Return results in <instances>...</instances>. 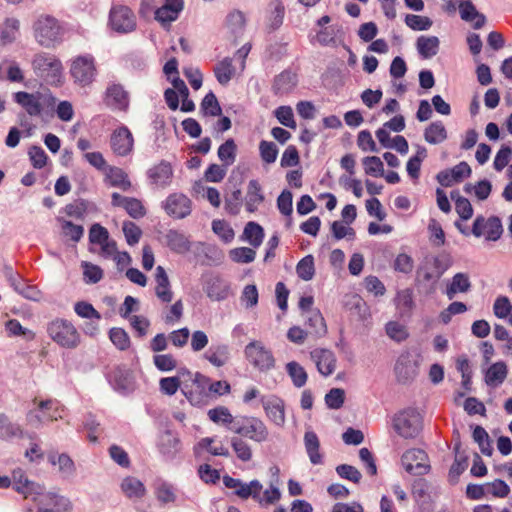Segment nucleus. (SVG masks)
I'll return each instance as SVG.
<instances>
[{"label":"nucleus","instance_id":"obj_1","mask_svg":"<svg viewBox=\"0 0 512 512\" xmlns=\"http://www.w3.org/2000/svg\"><path fill=\"white\" fill-rule=\"evenodd\" d=\"M13 99L31 117L52 115L56 107V98L49 91L33 93L19 91L13 94Z\"/></svg>","mask_w":512,"mask_h":512},{"label":"nucleus","instance_id":"obj_2","mask_svg":"<svg viewBox=\"0 0 512 512\" xmlns=\"http://www.w3.org/2000/svg\"><path fill=\"white\" fill-rule=\"evenodd\" d=\"M33 405L26 414V422L33 428L40 429L47 423L63 418L64 408L57 400L34 399Z\"/></svg>","mask_w":512,"mask_h":512},{"label":"nucleus","instance_id":"obj_3","mask_svg":"<svg viewBox=\"0 0 512 512\" xmlns=\"http://www.w3.org/2000/svg\"><path fill=\"white\" fill-rule=\"evenodd\" d=\"M392 426L400 437L414 439L422 430V416L416 408L408 407L393 416Z\"/></svg>","mask_w":512,"mask_h":512},{"label":"nucleus","instance_id":"obj_4","mask_svg":"<svg viewBox=\"0 0 512 512\" xmlns=\"http://www.w3.org/2000/svg\"><path fill=\"white\" fill-rule=\"evenodd\" d=\"M47 333L59 346L74 349L80 343V333L74 324L62 318H56L48 323Z\"/></svg>","mask_w":512,"mask_h":512},{"label":"nucleus","instance_id":"obj_5","mask_svg":"<svg viewBox=\"0 0 512 512\" xmlns=\"http://www.w3.org/2000/svg\"><path fill=\"white\" fill-rule=\"evenodd\" d=\"M69 72L76 85L82 88L90 86L97 76L94 56L91 54H83L74 57L71 59Z\"/></svg>","mask_w":512,"mask_h":512},{"label":"nucleus","instance_id":"obj_6","mask_svg":"<svg viewBox=\"0 0 512 512\" xmlns=\"http://www.w3.org/2000/svg\"><path fill=\"white\" fill-rule=\"evenodd\" d=\"M32 68L37 77L49 84L59 82L62 74V63L54 55L38 53L32 59Z\"/></svg>","mask_w":512,"mask_h":512},{"label":"nucleus","instance_id":"obj_7","mask_svg":"<svg viewBox=\"0 0 512 512\" xmlns=\"http://www.w3.org/2000/svg\"><path fill=\"white\" fill-rule=\"evenodd\" d=\"M244 355L247 361L260 372H268L275 367L272 351L261 341L249 342L244 348Z\"/></svg>","mask_w":512,"mask_h":512},{"label":"nucleus","instance_id":"obj_8","mask_svg":"<svg viewBox=\"0 0 512 512\" xmlns=\"http://www.w3.org/2000/svg\"><path fill=\"white\" fill-rule=\"evenodd\" d=\"M35 38L44 47H51L61 38V27L58 21L49 15L40 16L34 24Z\"/></svg>","mask_w":512,"mask_h":512},{"label":"nucleus","instance_id":"obj_9","mask_svg":"<svg viewBox=\"0 0 512 512\" xmlns=\"http://www.w3.org/2000/svg\"><path fill=\"white\" fill-rule=\"evenodd\" d=\"M232 432L261 443L268 439L269 432L264 422L256 417L242 416L232 427Z\"/></svg>","mask_w":512,"mask_h":512},{"label":"nucleus","instance_id":"obj_10","mask_svg":"<svg viewBox=\"0 0 512 512\" xmlns=\"http://www.w3.org/2000/svg\"><path fill=\"white\" fill-rule=\"evenodd\" d=\"M420 355L411 352L402 353L396 360L394 372L398 383L409 384L419 373Z\"/></svg>","mask_w":512,"mask_h":512},{"label":"nucleus","instance_id":"obj_11","mask_svg":"<svg viewBox=\"0 0 512 512\" xmlns=\"http://www.w3.org/2000/svg\"><path fill=\"white\" fill-rule=\"evenodd\" d=\"M401 463L406 472L415 476H422L429 472L427 453L419 448L407 450L401 457Z\"/></svg>","mask_w":512,"mask_h":512},{"label":"nucleus","instance_id":"obj_12","mask_svg":"<svg viewBox=\"0 0 512 512\" xmlns=\"http://www.w3.org/2000/svg\"><path fill=\"white\" fill-rule=\"evenodd\" d=\"M109 25L117 33H130L136 28V17L128 7L114 6L110 10Z\"/></svg>","mask_w":512,"mask_h":512},{"label":"nucleus","instance_id":"obj_13","mask_svg":"<svg viewBox=\"0 0 512 512\" xmlns=\"http://www.w3.org/2000/svg\"><path fill=\"white\" fill-rule=\"evenodd\" d=\"M166 214L174 219H184L192 212V201L183 193H171L161 203Z\"/></svg>","mask_w":512,"mask_h":512},{"label":"nucleus","instance_id":"obj_14","mask_svg":"<svg viewBox=\"0 0 512 512\" xmlns=\"http://www.w3.org/2000/svg\"><path fill=\"white\" fill-rule=\"evenodd\" d=\"M503 233L502 222L499 217L491 216L485 218L481 215L477 216L472 226V234L475 237L486 236L489 241H497Z\"/></svg>","mask_w":512,"mask_h":512},{"label":"nucleus","instance_id":"obj_15","mask_svg":"<svg viewBox=\"0 0 512 512\" xmlns=\"http://www.w3.org/2000/svg\"><path fill=\"white\" fill-rule=\"evenodd\" d=\"M37 512H70L71 503L68 498L47 492L36 498Z\"/></svg>","mask_w":512,"mask_h":512},{"label":"nucleus","instance_id":"obj_16","mask_svg":"<svg viewBox=\"0 0 512 512\" xmlns=\"http://www.w3.org/2000/svg\"><path fill=\"white\" fill-rule=\"evenodd\" d=\"M150 185L156 189H165L172 183L173 168L167 161H161L147 171Z\"/></svg>","mask_w":512,"mask_h":512},{"label":"nucleus","instance_id":"obj_17","mask_svg":"<svg viewBox=\"0 0 512 512\" xmlns=\"http://www.w3.org/2000/svg\"><path fill=\"white\" fill-rule=\"evenodd\" d=\"M134 139L126 126L114 130L110 137L112 151L118 156H127L133 150Z\"/></svg>","mask_w":512,"mask_h":512},{"label":"nucleus","instance_id":"obj_18","mask_svg":"<svg viewBox=\"0 0 512 512\" xmlns=\"http://www.w3.org/2000/svg\"><path fill=\"white\" fill-rule=\"evenodd\" d=\"M223 484L226 488L233 489L234 493L242 499L258 497V491L263 488L262 484L258 480H252L249 483H244L240 479H236L228 475L223 477Z\"/></svg>","mask_w":512,"mask_h":512},{"label":"nucleus","instance_id":"obj_19","mask_svg":"<svg viewBox=\"0 0 512 512\" xmlns=\"http://www.w3.org/2000/svg\"><path fill=\"white\" fill-rule=\"evenodd\" d=\"M310 357L321 375L327 377L334 373L337 360L331 350L316 348L310 352Z\"/></svg>","mask_w":512,"mask_h":512},{"label":"nucleus","instance_id":"obj_20","mask_svg":"<svg viewBox=\"0 0 512 512\" xmlns=\"http://www.w3.org/2000/svg\"><path fill=\"white\" fill-rule=\"evenodd\" d=\"M111 204L115 207H122L127 214L134 219H139L146 215L144 205L141 200L137 198L122 196L114 192L111 195Z\"/></svg>","mask_w":512,"mask_h":512},{"label":"nucleus","instance_id":"obj_21","mask_svg":"<svg viewBox=\"0 0 512 512\" xmlns=\"http://www.w3.org/2000/svg\"><path fill=\"white\" fill-rule=\"evenodd\" d=\"M183 7V0H165L164 4L155 11V19L163 27H168L171 22L178 19Z\"/></svg>","mask_w":512,"mask_h":512},{"label":"nucleus","instance_id":"obj_22","mask_svg":"<svg viewBox=\"0 0 512 512\" xmlns=\"http://www.w3.org/2000/svg\"><path fill=\"white\" fill-rule=\"evenodd\" d=\"M107 379L113 389L119 393L127 394L134 389L132 375L123 367H116L112 369L108 373Z\"/></svg>","mask_w":512,"mask_h":512},{"label":"nucleus","instance_id":"obj_23","mask_svg":"<svg viewBox=\"0 0 512 512\" xmlns=\"http://www.w3.org/2000/svg\"><path fill=\"white\" fill-rule=\"evenodd\" d=\"M205 292L212 301H223L230 293L229 283L219 275H211L205 283Z\"/></svg>","mask_w":512,"mask_h":512},{"label":"nucleus","instance_id":"obj_24","mask_svg":"<svg viewBox=\"0 0 512 512\" xmlns=\"http://www.w3.org/2000/svg\"><path fill=\"white\" fill-rule=\"evenodd\" d=\"M261 403L267 417L277 426H283L285 423V413L283 401L276 397H262Z\"/></svg>","mask_w":512,"mask_h":512},{"label":"nucleus","instance_id":"obj_25","mask_svg":"<svg viewBox=\"0 0 512 512\" xmlns=\"http://www.w3.org/2000/svg\"><path fill=\"white\" fill-rule=\"evenodd\" d=\"M298 77L292 70H284L275 76L272 91L275 95H287L291 93L297 86Z\"/></svg>","mask_w":512,"mask_h":512},{"label":"nucleus","instance_id":"obj_26","mask_svg":"<svg viewBox=\"0 0 512 512\" xmlns=\"http://www.w3.org/2000/svg\"><path fill=\"white\" fill-rule=\"evenodd\" d=\"M163 238L166 246L174 253L185 254L191 249L189 238L181 231L170 229Z\"/></svg>","mask_w":512,"mask_h":512},{"label":"nucleus","instance_id":"obj_27","mask_svg":"<svg viewBox=\"0 0 512 512\" xmlns=\"http://www.w3.org/2000/svg\"><path fill=\"white\" fill-rule=\"evenodd\" d=\"M106 102L114 109L126 111L129 106L128 92L120 84H110L106 89Z\"/></svg>","mask_w":512,"mask_h":512},{"label":"nucleus","instance_id":"obj_28","mask_svg":"<svg viewBox=\"0 0 512 512\" xmlns=\"http://www.w3.org/2000/svg\"><path fill=\"white\" fill-rule=\"evenodd\" d=\"M203 358L215 367H222L230 360V347L225 343H213L203 354Z\"/></svg>","mask_w":512,"mask_h":512},{"label":"nucleus","instance_id":"obj_29","mask_svg":"<svg viewBox=\"0 0 512 512\" xmlns=\"http://www.w3.org/2000/svg\"><path fill=\"white\" fill-rule=\"evenodd\" d=\"M155 294L162 303H170L173 299V291L165 269L158 266L155 272Z\"/></svg>","mask_w":512,"mask_h":512},{"label":"nucleus","instance_id":"obj_30","mask_svg":"<svg viewBox=\"0 0 512 512\" xmlns=\"http://www.w3.org/2000/svg\"><path fill=\"white\" fill-rule=\"evenodd\" d=\"M158 448L160 453L167 459H174L180 451L181 445L179 438L171 431H165L159 439Z\"/></svg>","mask_w":512,"mask_h":512},{"label":"nucleus","instance_id":"obj_31","mask_svg":"<svg viewBox=\"0 0 512 512\" xmlns=\"http://www.w3.org/2000/svg\"><path fill=\"white\" fill-rule=\"evenodd\" d=\"M461 18L466 22H471L474 29H480L486 22V17L479 13L470 0H464L459 4Z\"/></svg>","mask_w":512,"mask_h":512},{"label":"nucleus","instance_id":"obj_32","mask_svg":"<svg viewBox=\"0 0 512 512\" xmlns=\"http://www.w3.org/2000/svg\"><path fill=\"white\" fill-rule=\"evenodd\" d=\"M507 374L508 368L505 362L493 363L485 372V383L490 387H498L505 381Z\"/></svg>","mask_w":512,"mask_h":512},{"label":"nucleus","instance_id":"obj_33","mask_svg":"<svg viewBox=\"0 0 512 512\" xmlns=\"http://www.w3.org/2000/svg\"><path fill=\"white\" fill-rule=\"evenodd\" d=\"M106 181L112 187H117L123 191H128L132 187L127 173L119 167H108L106 171Z\"/></svg>","mask_w":512,"mask_h":512},{"label":"nucleus","instance_id":"obj_34","mask_svg":"<svg viewBox=\"0 0 512 512\" xmlns=\"http://www.w3.org/2000/svg\"><path fill=\"white\" fill-rule=\"evenodd\" d=\"M440 41L436 36H420L417 38L416 47L419 55L424 59H430L439 51Z\"/></svg>","mask_w":512,"mask_h":512},{"label":"nucleus","instance_id":"obj_35","mask_svg":"<svg viewBox=\"0 0 512 512\" xmlns=\"http://www.w3.org/2000/svg\"><path fill=\"white\" fill-rule=\"evenodd\" d=\"M471 289V281L468 274L456 273L446 288V295L448 299L452 300L458 293H467Z\"/></svg>","mask_w":512,"mask_h":512},{"label":"nucleus","instance_id":"obj_36","mask_svg":"<svg viewBox=\"0 0 512 512\" xmlns=\"http://www.w3.org/2000/svg\"><path fill=\"white\" fill-rule=\"evenodd\" d=\"M264 201L261 185L257 180H250L247 187L245 198L246 209L249 212H255L258 206Z\"/></svg>","mask_w":512,"mask_h":512},{"label":"nucleus","instance_id":"obj_37","mask_svg":"<svg viewBox=\"0 0 512 512\" xmlns=\"http://www.w3.org/2000/svg\"><path fill=\"white\" fill-rule=\"evenodd\" d=\"M285 6L282 0H272L268 5V26L271 30L278 29L284 20Z\"/></svg>","mask_w":512,"mask_h":512},{"label":"nucleus","instance_id":"obj_38","mask_svg":"<svg viewBox=\"0 0 512 512\" xmlns=\"http://www.w3.org/2000/svg\"><path fill=\"white\" fill-rule=\"evenodd\" d=\"M120 487L123 494L130 499L142 498L146 492L143 483L136 477L132 476L125 477L122 480Z\"/></svg>","mask_w":512,"mask_h":512},{"label":"nucleus","instance_id":"obj_39","mask_svg":"<svg viewBox=\"0 0 512 512\" xmlns=\"http://www.w3.org/2000/svg\"><path fill=\"white\" fill-rule=\"evenodd\" d=\"M304 444L311 463L314 465L322 463V455L319 453L320 442L315 432H305Z\"/></svg>","mask_w":512,"mask_h":512},{"label":"nucleus","instance_id":"obj_40","mask_svg":"<svg viewBox=\"0 0 512 512\" xmlns=\"http://www.w3.org/2000/svg\"><path fill=\"white\" fill-rule=\"evenodd\" d=\"M424 139L429 144H439L447 139V130L441 121H434L424 131Z\"/></svg>","mask_w":512,"mask_h":512},{"label":"nucleus","instance_id":"obj_41","mask_svg":"<svg viewBox=\"0 0 512 512\" xmlns=\"http://www.w3.org/2000/svg\"><path fill=\"white\" fill-rule=\"evenodd\" d=\"M208 417L214 423L226 426L230 431H232L233 425H235L237 419L239 418L233 417L230 411L224 406L210 409L208 411Z\"/></svg>","mask_w":512,"mask_h":512},{"label":"nucleus","instance_id":"obj_42","mask_svg":"<svg viewBox=\"0 0 512 512\" xmlns=\"http://www.w3.org/2000/svg\"><path fill=\"white\" fill-rule=\"evenodd\" d=\"M24 431L18 423L11 422L4 414H0V438L9 440L23 437Z\"/></svg>","mask_w":512,"mask_h":512},{"label":"nucleus","instance_id":"obj_43","mask_svg":"<svg viewBox=\"0 0 512 512\" xmlns=\"http://www.w3.org/2000/svg\"><path fill=\"white\" fill-rule=\"evenodd\" d=\"M213 71L217 81L221 85H227L235 73V69L232 65V59L229 57L224 58L215 65Z\"/></svg>","mask_w":512,"mask_h":512},{"label":"nucleus","instance_id":"obj_44","mask_svg":"<svg viewBox=\"0 0 512 512\" xmlns=\"http://www.w3.org/2000/svg\"><path fill=\"white\" fill-rule=\"evenodd\" d=\"M237 146L233 139H227L218 148V158L223 163V166L229 167L236 160Z\"/></svg>","mask_w":512,"mask_h":512},{"label":"nucleus","instance_id":"obj_45","mask_svg":"<svg viewBox=\"0 0 512 512\" xmlns=\"http://www.w3.org/2000/svg\"><path fill=\"white\" fill-rule=\"evenodd\" d=\"M243 235L253 247H259L263 242L264 230L258 223L251 221L246 224Z\"/></svg>","mask_w":512,"mask_h":512},{"label":"nucleus","instance_id":"obj_46","mask_svg":"<svg viewBox=\"0 0 512 512\" xmlns=\"http://www.w3.org/2000/svg\"><path fill=\"white\" fill-rule=\"evenodd\" d=\"M305 323L309 327V333L323 335L326 333L324 318L319 311H310L305 315Z\"/></svg>","mask_w":512,"mask_h":512},{"label":"nucleus","instance_id":"obj_47","mask_svg":"<svg viewBox=\"0 0 512 512\" xmlns=\"http://www.w3.org/2000/svg\"><path fill=\"white\" fill-rule=\"evenodd\" d=\"M19 20L16 18H7L0 30V38L3 44L12 43L16 39L19 31Z\"/></svg>","mask_w":512,"mask_h":512},{"label":"nucleus","instance_id":"obj_48","mask_svg":"<svg viewBox=\"0 0 512 512\" xmlns=\"http://www.w3.org/2000/svg\"><path fill=\"white\" fill-rule=\"evenodd\" d=\"M493 312L500 319L508 318V322L512 325V304L508 297L498 296L493 305Z\"/></svg>","mask_w":512,"mask_h":512},{"label":"nucleus","instance_id":"obj_49","mask_svg":"<svg viewBox=\"0 0 512 512\" xmlns=\"http://www.w3.org/2000/svg\"><path fill=\"white\" fill-rule=\"evenodd\" d=\"M286 370L294 386L301 388L306 384L308 376L305 369L299 363L295 361L287 363Z\"/></svg>","mask_w":512,"mask_h":512},{"label":"nucleus","instance_id":"obj_50","mask_svg":"<svg viewBox=\"0 0 512 512\" xmlns=\"http://www.w3.org/2000/svg\"><path fill=\"white\" fill-rule=\"evenodd\" d=\"M261 491H258V497H252L255 501H257L261 506H269L278 502L281 498V491L277 487V485L271 483L269 488H267L263 495H261Z\"/></svg>","mask_w":512,"mask_h":512},{"label":"nucleus","instance_id":"obj_51","mask_svg":"<svg viewBox=\"0 0 512 512\" xmlns=\"http://www.w3.org/2000/svg\"><path fill=\"white\" fill-rule=\"evenodd\" d=\"M201 112L204 116H219L222 113V109L219 102L213 92H209L203 98L200 105Z\"/></svg>","mask_w":512,"mask_h":512},{"label":"nucleus","instance_id":"obj_52","mask_svg":"<svg viewBox=\"0 0 512 512\" xmlns=\"http://www.w3.org/2000/svg\"><path fill=\"white\" fill-rule=\"evenodd\" d=\"M296 272L299 278L304 281H309L315 274L314 258L312 255H307L302 258L297 266Z\"/></svg>","mask_w":512,"mask_h":512},{"label":"nucleus","instance_id":"obj_53","mask_svg":"<svg viewBox=\"0 0 512 512\" xmlns=\"http://www.w3.org/2000/svg\"><path fill=\"white\" fill-rule=\"evenodd\" d=\"M365 173L373 177H382L384 175V165L377 156H367L363 159Z\"/></svg>","mask_w":512,"mask_h":512},{"label":"nucleus","instance_id":"obj_54","mask_svg":"<svg viewBox=\"0 0 512 512\" xmlns=\"http://www.w3.org/2000/svg\"><path fill=\"white\" fill-rule=\"evenodd\" d=\"M81 266L85 283L96 284L103 278V270L98 265L83 261Z\"/></svg>","mask_w":512,"mask_h":512},{"label":"nucleus","instance_id":"obj_55","mask_svg":"<svg viewBox=\"0 0 512 512\" xmlns=\"http://www.w3.org/2000/svg\"><path fill=\"white\" fill-rule=\"evenodd\" d=\"M231 446L238 457L243 462H248L252 459V450L250 445L239 437L231 439Z\"/></svg>","mask_w":512,"mask_h":512},{"label":"nucleus","instance_id":"obj_56","mask_svg":"<svg viewBox=\"0 0 512 512\" xmlns=\"http://www.w3.org/2000/svg\"><path fill=\"white\" fill-rule=\"evenodd\" d=\"M153 363L161 372H169L177 367V360L172 354H156L153 356Z\"/></svg>","mask_w":512,"mask_h":512},{"label":"nucleus","instance_id":"obj_57","mask_svg":"<svg viewBox=\"0 0 512 512\" xmlns=\"http://www.w3.org/2000/svg\"><path fill=\"white\" fill-rule=\"evenodd\" d=\"M405 23L408 27L416 31L428 30L433 24L430 18L415 14H408L405 18Z\"/></svg>","mask_w":512,"mask_h":512},{"label":"nucleus","instance_id":"obj_58","mask_svg":"<svg viewBox=\"0 0 512 512\" xmlns=\"http://www.w3.org/2000/svg\"><path fill=\"white\" fill-rule=\"evenodd\" d=\"M452 258L449 253L442 252L432 258V265L436 271V278H440L451 266Z\"/></svg>","mask_w":512,"mask_h":512},{"label":"nucleus","instance_id":"obj_59","mask_svg":"<svg viewBox=\"0 0 512 512\" xmlns=\"http://www.w3.org/2000/svg\"><path fill=\"white\" fill-rule=\"evenodd\" d=\"M6 330L10 336H22L25 340H32L35 337L33 331L24 328L16 319L6 322Z\"/></svg>","mask_w":512,"mask_h":512},{"label":"nucleus","instance_id":"obj_60","mask_svg":"<svg viewBox=\"0 0 512 512\" xmlns=\"http://www.w3.org/2000/svg\"><path fill=\"white\" fill-rule=\"evenodd\" d=\"M345 400V391L341 388H332L325 395V403L330 409H340Z\"/></svg>","mask_w":512,"mask_h":512},{"label":"nucleus","instance_id":"obj_61","mask_svg":"<svg viewBox=\"0 0 512 512\" xmlns=\"http://www.w3.org/2000/svg\"><path fill=\"white\" fill-rule=\"evenodd\" d=\"M74 311L81 318L96 320L101 319L100 313L93 307L92 304L86 301H79L75 303Z\"/></svg>","mask_w":512,"mask_h":512},{"label":"nucleus","instance_id":"obj_62","mask_svg":"<svg viewBox=\"0 0 512 512\" xmlns=\"http://www.w3.org/2000/svg\"><path fill=\"white\" fill-rule=\"evenodd\" d=\"M109 338L119 350H126L130 346V338L122 328H112Z\"/></svg>","mask_w":512,"mask_h":512},{"label":"nucleus","instance_id":"obj_63","mask_svg":"<svg viewBox=\"0 0 512 512\" xmlns=\"http://www.w3.org/2000/svg\"><path fill=\"white\" fill-rule=\"evenodd\" d=\"M275 117L284 126L295 129L296 122L294 120L293 110L290 106H280L275 110Z\"/></svg>","mask_w":512,"mask_h":512},{"label":"nucleus","instance_id":"obj_64","mask_svg":"<svg viewBox=\"0 0 512 512\" xmlns=\"http://www.w3.org/2000/svg\"><path fill=\"white\" fill-rule=\"evenodd\" d=\"M511 157L512 148L507 145H502L494 158V169L498 172L502 171L508 165Z\"/></svg>","mask_w":512,"mask_h":512}]
</instances>
